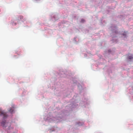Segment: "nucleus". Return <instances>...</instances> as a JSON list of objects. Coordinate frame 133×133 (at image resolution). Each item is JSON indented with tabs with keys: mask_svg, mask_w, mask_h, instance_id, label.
<instances>
[{
	"mask_svg": "<svg viewBox=\"0 0 133 133\" xmlns=\"http://www.w3.org/2000/svg\"><path fill=\"white\" fill-rule=\"evenodd\" d=\"M8 124L10 125V123H7L6 121H3L1 123V125L3 127L5 128Z\"/></svg>",
	"mask_w": 133,
	"mask_h": 133,
	"instance_id": "1",
	"label": "nucleus"
},
{
	"mask_svg": "<svg viewBox=\"0 0 133 133\" xmlns=\"http://www.w3.org/2000/svg\"><path fill=\"white\" fill-rule=\"evenodd\" d=\"M0 115L3 116V118H5L7 117V116L6 113H5L4 111L0 110Z\"/></svg>",
	"mask_w": 133,
	"mask_h": 133,
	"instance_id": "2",
	"label": "nucleus"
},
{
	"mask_svg": "<svg viewBox=\"0 0 133 133\" xmlns=\"http://www.w3.org/2000/svg\"><path fill=\"white\" fill-rule=\"evenodd\" d=\"M14 108H11L10 110H9V111L11 112V113H12L14 111Z\"/></svg>",
	"mask_w": 133,
	"mask_h": 133,
	"instance_id": "3",
	"label": "nucleus"
},
{
	"mask_svg": "<svg viewBox=\"0 0 133 133\" xmlns=\"http://www.w3.org/2000/svg\"><path fill=\"white\" fill-rule=\"evenodd\" d=\"M129 59H131L133 58V57L132 56H129L128 57Z\"/></svg>",
	"mask_w": 133,
	"mask_h": 133,
	"instance_id": "4",
	"label": "nucleus"
},
{
	"mask_svg": "<svg viewBox=\"0 0 133 133\" xmlns=\"http://www.w3.org/2000/svg\"><path fill=\"white\" fill-rule=\"evenodd\" d=\"M82 22L83 21V20L82 19Z\"/></svg>",
	"mask_w": 133,
	"mask_h": 133,
	"instance_id": "5",
	"label": "nucleus"
}]
</instances>
